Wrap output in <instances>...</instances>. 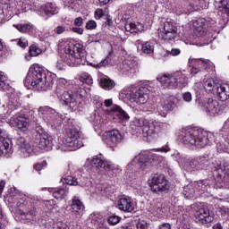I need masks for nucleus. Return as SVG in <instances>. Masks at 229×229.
<instances>
[{"mask_svg":"<svg viewBox=\"0 0 229 229\" xmlns=\"http://www.w3.org/2000/svg\"><path fill=\"white\" fill-rule=\"evenodd\" d=\"M64 55L61 56V61H57L55 67L58 71H64L65 65L69 67H78V65H85L87 64V51L83 49V46L80 43H72L71 41H65Z\"/></svg>","mask_w":229,"mask_h":229,"instance_id":"1","label":"nucleus"},{"mask_svg":"<svg viewBox=\"0 0 229 229\" xmlns=\"http://www.w3.org/2000/svg\"><path fill=\"white\" fill-rule=\"evenodd\" d=\"M27 89H34L35 90H51L55 85L53 77L46 73V70L38 64L30 66L29 72L23 81Z\"/></svg>","mask_w":229,"mask_h":229,"instance_id":"2","label":"nucleus"},{"mask_svg":"<svg viewBox=\"0 0 229 229\" xmlns=\"http://www.w3.org/2000/svg\"><path fill=\"white\" fill-rule=\"evenodd\" d=\"M212 137H214L212 132L196 128L182 129L180 134L182 144L188 148H191V149H201L208 146V143L212 140Z\"/></svg>","mask_w":229,"mask_h":229,"instance_id":"3","label":"nucleus"},{"mask_svg":"<svg viewBox=\"0 0 229 229\" xmlns=\"http://www.w3.org/2000/svg\"><path fill=\"white\" fill-rule=\"evenodd\" d=\"M55 94L72 112L81 110V108L85 106L86 92L83 89H79L77 92L72 93V91H65V89L58 85L55 89Z\"/></svg>","mask_w":229,"mask_h":229,"instance_id":"4","label":"nucleus"},{"mask_svg":"<svg viewBox=\"0 0 229 229\" xmlns=\"http://www.w3.org/2000/svg\"><path fill=\"white\" fill-rule=\"evenodd\" d=\"M83 146L80 140V132L74 130H68L65 138H60L56 149L61 151H76Z\"/></svg>","mask_w":229,"mask_h":229,"instance_id":"5","label":"nucleus"},{"mask_svg":"<svg viewBox=\"0 0 229 229\" xmlns=\"http://www.w3.org/2000/svg\"><path fill=\"white\" fill-rule=\"evenodd\" d=\"M9 201H12V203H16L18 207L20 208L18 211V216L21 217V221H25V223H31V221H35L37 217V208L33 206L31 202L19 201V198L13 199L12 197H9Z\"/></svg>","mask_w":229,"mask_h":229,"instance_id":"6","label":"nucleus"},{"mask_svg":"<svg viewBox=\"0 0 229 229\" xmlns=\"http://www.w3.org/2000/svg\"><path fill=\"white\" fill-rule=\"evenodd\" d=\"M122 96L131 103H137L138 105H145L149 99V89L146 87H141L139 89L134 88H127L122 91Z\"/></svg>","mask_w":229,"mask_h":229,"instance_id":"7","label":"nucleus"},{"mask_svg":"<svg viewBox=\"0 0 229 229\" xmlns=\"http://www.w3.org/2000/svg\"><path fill=\"white\" fill-rule=\"evenodd\" d=\"M159 38L165 44L174 42L178 37V26L173 20H165L161 21V30L158 32Z\"/></svg>","mask_w":229,"mask_h":229,"instance_id":"8","label":"nucleus"},{"mask_svg":"<svg viewBox=\"0 0 229 229\" xmlns=\"http://www.w3.org/2000/svg\"><path fill=\"white\" fill-rule=\"evenodd\" d=\"M157 81L165 88L174 89L175 87H185L187 79L183 73L177 72L174 74H163L157 77Z\"/></svg>","mask_w":229,"mask_h":229,"instance_id":"9","label":"nucleus"},{"mask_svg":"<svg viewBox=\"0 0 229 229\" xmlns=\"http://www.w3.org/2000/svg\"><path fill=\"white\" fill-rule=\"evenodd\" d=\"M162 162V157H159L157 154L153 153H140L138 156L134 157L131 165H137V167H141L144 169L148 164H151V165H157V164H160Z\"/></svg>","mask_w":229,"mask_h":229,"instance_id":"10","label":"nucleus"},{"mask_svg":"<svg viewBox=\"0 0 229 229\" xmlns=\"http://www.w3.org/2000/svg\"><path fill=\"white\" fill-rule=\"evenodd\" d=\"M201 106L204 112H206L207 115H210V117L221 115V114L226 110V105H219V101L214 98L206 99L201 103Z\"/></svg>","mask_w":229,"mask_h":229,"instance_id":"11","label":"nucleus"},{"mask_svg":"<svg viewBox=\"0 0 229 229\" xmlns=\"http://www.w3.org/2000/svg\"><path fill=\"white\" fill-rule=\"evenodd\" d=\"M216 21L211 20L210 21L205 19H199L193 22V26L195 28V31H197L198 37H203V35H207V33H219V29L215 25Z\"/></svg>","mask_w":229,"mask_h":229,"instance_id":"12","label":"nucleus"},{"mask_svg":"<svg viewBox=\"0 0 229 229\" xmlns=\"http://www.w3.org/2000/svg\"><path fill=\"white\" fill-rule=\"evenodd\" d=\"M150 189L152 192H156L157 194L165 192V191H169V182L165 179V176L155 174L150 182Z\"/></svg>","mask_w":229,"mask_h":229,"instance_id":"13","label":"nucleus"},{"mask_svg":"<svg viewBox=\"0 0 229 229\" xmlns=\"http://www.w3.org/2000/svg\"><path fill=\"white\" fill-rule=\"evenodd\" d=\"M176 101L177 99L175 97H169L165 100H162L157 110L158 115L165 117L169 112H173L176 106Z\"/></svg>","mask_w":229,"mask_h":229,"instance_id":"14","label":"nucleus"},{"mask_svg":"<svg viewBox=\"0 0 229 229\" xmlns=\"http://www.w3.org/2000/svg\"><path fill=\"white\" fill-rule=\"evenodd\" d=\"M195 217L203 225H207V223H212V221H214V216H210L208 207L205 204L198 206L195 210Z\"/></svg>","mask_w":229,"mask_h":229,"instance_id":"15","label":"nucleus"},{"mask_svg":"<svg viewBox=\"0 0 229 229\" xmlns=\"http://www.w3.org/2000/svg\"><path fill=\"white\" fill-rule=\"evenodd\" d=\"M104 141L110 148H115L117 144L123 142V134L118 130L109 131L105 133Z\"/></svg>","mask_w":229,"mask_h":229,"instance_id":"16","label":"nucleus"},{"mask_svg":"<svg viewBox=\"0 0 229 229\" xmlns=\"http://www.w3.org/2000/svg\"><path fill=\"white\" fill-rule=\"evenodd\" d=\"M10 139L7 138L6 132L0 129V157H7L12 150Z\"/></svg>","mask_w":229,"mask_h":229,"instance_id":"17","label":"nucleus"},{"mask_svg":"<svg viewBox=\"0 0 229 229\" xmlns=\"http://www.w3.org/2000/svg\"><path fill=\"white\" fill-rule=\"evenodd\" d=\"M91 165L92 167H96L98 171L100 169H105V171H114V169H115V165L112 164V162L101 159L100 157H94L91 160Z\"/></svg>","mask_w":229,"mask_h":229,"instance_id":"18","label":"nucleus"},{"mask_svg":"<svg viewBox=\"0 0 229 229\" xmlns=\"http://www.w3.org/2000/svg\"><path fill=\"white\" fill-rule=\"evenodd\" d=\"M117 207L122 212L131 213L135 210V204L130 198H121L117 202Z\"/></svg>","mask_w":229,"mask_h":229,"instance_id":"19","label":"nucleus"},{"mask_svg":"<svg viewBox=\"0 0 229 229\" xmlns=\"http://www.w3.org/2000/svg\"><path fill=\"white\" fill-rule=\"evenodd\" d=\"M38 148L43 151H51L53 149V139L47 133L40 134Z\"/></svg>","mask_w":229,"mask_h":229,"instance_id":"20","label":"nucleus"},{"mask_svg":"<svg viewBox=\"0 0 229 229\" xmlns=\"http://www.w3.org/2000/svg\"><path fill=\"white\" fill-rule=\"evenodd\" d=\"M71 208H72V216L81 217L85 206H83V202H81V200L80 199V197L74 196L72 199Z\"/></svg>","mask_w":229,"mask_h":229,"instance_id":"21","label":"nucleus"},{"mask_svg":"<svg viewBox=\"0 0 229 229\" xmlns=\"http://www.w3.org/2000/svg\"><path fill=\"white\" fill-rule=\"evenodd\" d=\"M39 15H48L51 17V15H56L58 13V7L53 3H47L44 5H41L39 8Z\"/></svg>","mask_w":229,"mask_h":229,"instance_id":"22","label":"nucleus"},{"mask_svg":"<svg viewBox=\"0 0 229 229\" xmlns=\"http://www.w3.org/2000/svg\"><path fill=\"white\" fill-rule=\"evenodd\" d=\"M137 61L131 57H128L120 65V71H122V72H133V71L137 69Z\"/></svg>","mask_w":229,"mask_h":229,"instance_id":"23","label":"nucleus"},{"mask_svg":"<svg viewBox=\"0 0 229 229\" xmlns=\"http://www.w3.org/2000/svg\"><path fill=\"white\" fill-rule=\"evenodd\" d=\"M219 183H229V164L225 163L218 168Z\"/></svg>","mask_w":229,"mask_h":229,"instance_id":"24","label":"nucleus"},{"mask_svg":"<svg viewBox=\"0 0 229 229\" xmlns=\"http://www.w3.org/2000/svg\"><path fill=\"white\" fill-rule=\"evenodd\" d=\"M13 123H14L15 126H17L18 130L21 131H28L30 128V119L25 116H18L16 118H13Z\"/></svg>","mask_w":229,"mask_h":229,"instance_id":"25","label":"nucleus"},{"mask_svg":"<svg viewBox=\"0 0 229 229\" xmlns=\"http://www.w3.org/2000/svg\"><path fill=\"white\" fill-rule=\"evenodd\" d=\"M48 126H51V128H58L60 124H62V114H58V112L54 111L50 114V117L45 122Z\"/></svg>","mask_w":229,"mask_h":229,"instance_id":"26","label":"nucleus"},{"mask_svg":"<svg viewBox=\"0 0 229 229\" xmlns=\"http://www.w3.org/2000/svg\"><path fill=\"white\" fill-rule=\"evenodd\" d=\"M144 137H153L157 133V122L148 120V123L142 128Z\"/></svg>","mask_w":229,"mask_h":229,"instance_id":"27","label":"nucleus"},{"mask_svg":"<svg viewBox=\"0 0 229 229\" xmlns=\"http://www.w3.org/2000/svg\"><path fill=\"white\" fill-rule=\"evenodd\" d=\"M17 144L20 148V151L25 155V157H29L30 153L33 151V148H31V145L28 141H26V139L20 137L17 140Z\"/></svg>","mask_w":229,"mask_h":229,"instance_id":"28","label":"nucleus"},{"mask_svg":"<svg viewBox=\"0 0 229 229\" xmlns=\"http://www.w3.org/2000/svg\"><path fill=\"white\" fill-rule=\"evenodd\" d=\"M145 124H148V119L146 118H135L131 123V130L136 131V133H140Z\"/></svg>","mask_w":229,"mask_h":229,"instance_id":"29","label":"nucleus"},{"mask_svg":"<svg viewBox=\"0 0 229 229\" xmlns=\"http://www.w3.org/2000/svg\"><path fill=\"white\" fill-rule=\"evenodd\" d=\"M217 95L220 101H226V99H229V85L226 83L221 84L217 88Z\"/></svg>","mask_w":229,"mask_h":229,"instance_id":"30","label":"nucleus"},{"mask_svg":"<svg viewBox=\"0 0 229 229\" xmlns=\"http://www.w3.org/2000/svg\"><path fill=\"white\" fill-rule=\"evenodd\" d=\"M56 110L51 108L50 106H44L38 109V115H42L45 123L51 117L52 114H55Z\"/></svg>","mask_w":229,"mask_h":229,"instance_id":"31","label":"nucleus"},{"mask_svg":"<svg viewBox=\"0 0 229 229\" xmlns=\"http://www.w3.org/2000/svg\"><path fill=\"white\" fill-rule=\"evenodd\" d=\"M215 4L217 6L219 12L224 13V16L229 15V0H215Z\"/></svg>","mask_w":229,"mask_h":229,"instance_id":"32","label":"nucleus"},{"mask_svg":"<svg viewBox=\"0 0 229 229\" xmlns=\"http://www.w3.org/2000/svg\"><path fill=\"white\" fill-rule=\"evenodd\" d=\"M125 30L129 31L130 33H139V31H144V25L142 23H126L125 24Z\"/></svg>","mask_w":229,"mask_h":229,"instance_id":"33","label":"nucleus"},{"mask_svg":"<svg viewBox=\"0 0 229 229\" xmlns=\"http://www.w3.org/2000/svg\"><path fill=\"white\" fill-rule=\"evenodd\" d=\"M100 87L105 90H112L115 87V82L110 78L102 77L100 79Z\"/></svg>","mask_w":229,"mask_h":229,"instance_id":"34","label":"nucleus"},{"mask_svg":"<svg viewBox=\"0 0 229 229\" xmlns=\"http://www.w3.org/2000/svg\"><path fill=\"white\" fill-rule=\"evenodd\" d=\"M13 28L18 30L20 33H30V31H33V24L28 22V23H20V24H14Z\"/></svg>","mask_w":229,"mask_h":229,"instance_id":"35","label":"nucleus"},{"mask_svg":"<svg viewBox=\"0 0 229 229\" xmlns=\"http://www.w3.org/2000/svg\"><path fill=\"white\" fill-rule=\"evenodd\" d=\"M140 48L142 53H144L145 55H153L155 51V43L151 41H147L140 45Z\"/></svg>","mask_w":229,"mask_h":229,"instance_id":"36","label":"nucleus"},{"mask_svg":"<svg viewBox=\"0 0 229 229\" xmlns=\"http://www.w3.org/2000/svg\"><path fill=\"white\" fill-rule=\"evenodd\" d=\"M183 167L186 171H191L192 169H198V159L196 158H190L184 159L183 161Z\"/></svg>","mask_w":229,"mask_h":229,"instance_id":"37","label":"nucleus"},{"mask_svg":"<svg viewBox=\"0 0 229 229\" xmlns=\"http://www.w3.org/2000/svg\"><path fill=\"white\" fill-rule=\"evenodd\" d=\"M114 112L116 117L120 119V121H128V119H130V115L127 114L126 111L123 110L121 106H114Z\"/></svg>","mask_w":229,"mask_h":229,"instance_id":"38","label":"nucleus"},{"mask_svg":"<svg viewBox=\"0 0 229 229\" xmlns=\"http://www.w3.org/2000/svg\"><path fill=\"white\" fill-rule=\"evenodd\" d=\"M190 62L192 64V65H195L197 68L200 69H208L210 63H208V60L205 59H191Z\"/></svg>","mask_w":229,"mask_h":229,"instance_id":"39","label":"nucleus"},{"mask_svg":"<svg viewBox=\"0 0 229 229\" xmlns=\"http://www.w3.org/2000/svg\"><path fill=\"white\" fill-rule=\"evenodd\" d=\"M67 194H69V189L67 188H60L53 192V196L55 199H64Z\"/></svg>","mask_w":229,"mask_h":229,"instance_id":"40","label":"nucleus"},{"mask_svg":"<svg viewBox=\"0 0 229 229\" xmlns=\"http://www.w3.org/2000/svg\"><path fill=\"white\" fill-rule=\"evenodd\" d=\"M197 162H198V169H205L207 165H208V157L205 156H200L197 157Z\"/></svg>","mask_w":229,"mask_h":229,"instance_id":"41","label":"nucleus"},{"mask_svg":"<svg viewBox=\"0 0 229 229\" xmlns=\"http://www.w3.org/2000/svg\"><path fill=\"white\" fill-rule=\"evenodd\" d=\"M204 89L206 92H212V90L216 89V82L214 81V79H208L204 82Z\"/></svg>","mask_w":229,"mask_h":229,"instance_id":"42","label":"nucleus"},{"mask_svg":"<svg viewBox=\"0 0 229 229\" xmlns=\"http://www.w3.org/2000/svg\"><path fill=\"white\" fill-rule=\"evenodd\" d=\"M80 80L82 83H86L87 85H92L93 83L92 76L88 72L81 73Z\"/></svg>","mask_w":229,"mask_h":229,"instance_id":"43","label":"nucleus"},{"mask_svg":"<svg viewBox=\"0 0 229 229\" xmlns=\"http://www.w3.org/2000/svg\"><path fill=\"white\" fill-rule=\"evenodd\" d=\"M63 182L66 183V185H78V180L74 179V177L71 175L64 177Z\"/></svg>","mask_w":229,"mask_h":229,"instance_id":"44","label":"nucleus"},{"mask_svg":"<svg viewBox=\"0 0 229 229\" xmlns=\"http://www.w3.org/2000/svg\"><path fill=\"white\" fill-rule=\"evenodd\" d=\"M29 53L30 56H38V55L42 53V50L38 48L37 46H30Z\"/></svg>","mask_w":229,"mask_h":229,"instance_id":"45","label":"nucleus"},{"mask_svg":"<svg viewBox=\"0 0 229 229\" xmlns=\"http://www.w3.org/2000/svg\"><path fill=\"white\" fill-rule=\"evenodd\" d=\"M45 207L49 211L54 210V208H56V201L54 199L47 200L45 201Z\"/></svg>","mask_w":229,"mask_h":229,"instance_id":"46","label":"nucleus"},{"mask_svg":"<svg viewBox=\"0 0 229 229\" xmlns=\"http://www.w3.org/2000/svg\"><path fill=\"white\" fill-rule=\"evenodd\" d=\"M8 81V77L4 72H0V89H4Z\"/></svg>","mask_w":229,"mask_h":229,"instance_id":"47","label":"nucleus"},{"mask_svg":"<svg viewBox=\"0 0 229 229\" xmlns=\"http://www.w3.org/2000/svg\"><path fill=\"white\" fill-rule=\"evenodd\" d=\"M120 221H121V216H115V215H113L108 218L109 225H112L113 226H114V225L119 224Z\"/></svg>","mask_w":229,"mask_h":229,"instance_id":"48","label":"nucleus"},{"mask_svg":"<svg viewBox=\"0 0 229 229\" xmlns=\"http://www.w3.org/2000/svg\"><path fill=\"white\" fill-rule=\"evenodd\" d=\"M0 4H4L5 10H8V12H12L13 8V3L10 2V0H0Z\"/></svg>","mask_w":229,"mask_h":229,"instance_id":"49","label":"nucleus"},{"mask_svg":"<svg viewBox=\"0 0 229 229\" xmlns=\"http://www.w3.org/2000/svg\"><path fill=\"white\" fill-rule=\"evenodd\" d=\"M98 23L94 20H90L86 24V30H96Z\"/></svg>","mask_w":229,"mask_h":229,"instance_id":"50","label":"nucleus"},{"mask_svg":"<svg viewBox=\"0 0 229 229\" xmlns=\"http://www.w3.org/2000/svg\"><path fill=\"white\" fill-rule=\"evenodd\" d=\"M103 15H105V12L103 11V9L98 8L95 11L94 17H95V19H97V21H99V19H101V17H103Z\"/></svg>","mask_w":229,"mask_h":229,"instance_id":"51","label":"nucleus"},{"mask_svg":"<svg viewBox=\"0 0 229 229\" xmlns=\"http://www.w3.org/2000/svg\"><path fill=\"white\" fill-rule=\"evenodd\" d=\"M90 219H92V221H94V223H99V221H101V216L99 215V213H93L89 216Z\"/></svg>","mask_w":229,"mask_h":229,"instance_id":"52","label":"nucleus"},{"mask_svg":"<svg viewBox=\"0 0 229 229\" xmlns=\"http://www.w3.org/2000/svg\"><path fill=\"white\" fill-rule=\"evenodd\" d=\"M182 98L186 103H191V101H192V94H191V92H185L182 95Z\"/></svg>","mask_w":229,"mask_h":229,"instance_id":"53","label":"nucleus"},{"mask_svg":"<svg viewBox=\"0 0 229 229\" xmlns=\"http://www.w3.org/2000/svg\"><path fill=\"white\" fill-rule=\"evenodd\" d=\"M136 229H148V223L145 221H140L135 225Z\"/></svg>","mask_w":229,"mask_h":229,"instance_id":"54","label":"nucleus"},{"mask_svg":"<svg viewBox=\"0 0 229 229\" xmlns=\"http://www.w3.org/2000/svg\"><path fill=\"white\" fill-rule=\"evenodd\" d=\"M110 64V57L106 56L104 60H102L98 64V67H106Z\"/></svg>","mask_w":229,"mask_h":229,"instance_id":"55","label":"nucleus"},{"mask_svg":"<svg viewBox=\"0 0 229 229\" xmlns=\"http://www.w3.org/2000/svg\"><path fill=\"white\" fill-rule=\"evenodd\" d=\"M18 46H20V47H28V40L20 38L19 41H18Z\"/></svg>","mask_w":229,"mask_h":229,"instance_id":"56","label":"nucleus"},{"mask_svg":"<svg viewBox=\"0 0 229 229\" xmlns=\"http://www.w3.org/2000/svg\"><path fill=\"white\" fill-rule=\"evenodd\" d=\"M74 24L80 28V26H83V18L78 17L74 20Z\"/></svg>","mask_w":229,"mask_h":229,"instance_id":"57","label":"nucleus"},{"mask_svg":"<svg viewBox=\"0 0 229 229\" xmlns=\"http://www.w3.org/2000/svg\"><path fill=\"white\" fill-rule=\"evenodd\" d=\"M72 31L78 33V35H83V28L73 27L72 28Z\"/></svg>","mask_w":229,"mask_h":229,"instance_id":"58","label":"nucleus"},{"mask_svg":"<svg viewBox=\"0 0 229 229\" xmlns=\"http://www.w3.org/2000/svg\"><path fill=\"white\" fill-rule=\"evenodd\" d=\"M45 163H38L34 165L35 171H42L44 169Z\"/></svg>","mask_w":229,"mask_h":229,"instance_id":"59","label":"nucleus"},{"mask_svg":"<svg viewBox=\"0 0 229 229\" xmlns=\"http://www.w3.org/2000/svg\"><path fill=\"white\" fill-rule=\"evenodd\" d=\"M180 53H182V51H180L179 48H172L170 55L172 56H178V55H180Z\"/></svg>","mask_w":229,"mask_h":229,"instance_id":"60","label":"nucleus"},{"mask_svg":"<svg viewBox=\"0 0 229 229\" xmlns=\"http://www.w3.org/2000/svg\"><path fill=\"white\" fill-rule=\"evenodd\" d=\"M65 31V27L64 26H58L55 29V33H57V35H62V33H64Z\"/></svg>","mask_w":229,"mask_h":229,"instance_id":"61","label":"nucleus"},{"mask_svg":"<svg viewBox=\"0 0 229 229\" xmlns=\"http://www.w3.org/2000/svg\"><path fill=\"white\" fill-rule=\"evenodd\" d=\"M200 69L197 68L196 65H193L191 69V74H198V72H200Z\"/></svg>","mask_w":229,"mask_h":229,"instance_id":"62","label":"nucleus"},{"mask_svg":"<svg viewBox=\"0 0 229 229\" xmlns=\"http://www.w3.org/2000/svg\"><path fill=\"white\" fill-rule=\"evenodd\" d=\"M105 106H112V104H113V102H112V99H106V100H105Z\"/></svg>","mask_w":229,"mask_h":229,"instance_id":"63","label":"nucleus"},{"mask_svg":"<svg viewBox=\"0 0 229 229\" xmlns=\"http://www.w3.org/2000/svg\"><path fill=\"white\" fill-rule=\"evenodd\" d=\"M122 229H137V227L135 225H127L122 227Z\"/></svg>","mask_w":229,"mask_h":229,"instance_id":"64","label":"nucleus"}]
</instances>
